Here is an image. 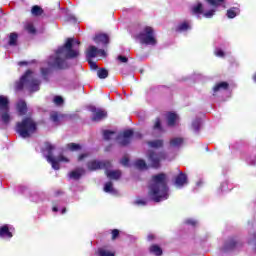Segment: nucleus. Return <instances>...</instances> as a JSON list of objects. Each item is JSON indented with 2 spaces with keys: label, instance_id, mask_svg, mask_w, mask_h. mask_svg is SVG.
<instances>
[{
  "label": "nucleus",
  "instance_id": "1",
  "mask_svg": "<svg viewBox=\"0 0 256 256\" xmlns=\"http://www.w3.org/2000/svg\"><path fill=\"white\" fill-rule=\"evenodd\" d=\"M81 42L75 38H68L64 46L57 49L56 53L48 59V65L51 69H67V59L79 57V47Z\"/></svg>",
  "mask_w": 256,
  "mask_h": 256
},
{
  "label": "nucleus",
  "instance_id": "2",
  "mask_svg": "<svg viewBox=\"0 0 256 256\" xmlns=\"http://www.w3.org/2000/svg\"><path fill=\"white\" fill-rule=\"evenodd\" d=\"M148 195L155 203L169 199V187H167V176L165 174L152 177Z\"/></svg>",
  "mask_w": 256,
  "mask_h": 256
},
{
  "label": "nucleus",
  "instance_id": "3",
  "mask_svg": "<svg viewBox=\"0 0 256 256\" xmlns=\"http://www.w3.org/2000/svg\"><path fill=\"white\" fill-rule=\"evenodd\" d=\"M39 85L41 82L35 77V73L32 71H27L24 76L21 77L19 82H16V90L21 91V89H27L31 93L39 91Z\"/></svg>",
  "mask_w": 256,
  "mask_h": 256
},
{
  "label": "nucleus",
  "instance_id": "4",
  "mask_svg": "<svg viewBox=\"0 0 256 256\" xmlns=\"http://www.w3.org/2000/svg\"><path fill=\"white\" fill-rule=\"evenodd\" d=\"M37 131V123L33 121L30 117L24 118L21 122L16 124V132L23 137V139H27L31 137Z\"/></svg>",
  "mask_w": 256,
  "mask_h": 256
},
{
  "label": "nucleus",
  "instance_id": "5",
  "mask_svg": "<svg viewBox=\"0 0 256 256\" xmlns=\"http://www.w3.org/2000/svg\"><path fill=\"white\" fill-rule=\"evenodd\" d=\"M55 150V146L51 143H46L44 148V155L48 161V163H51L52 169H55V171H59V163H69V158L60 155L57 158L53 157V151Z\"/></svg>",
  "mask_w": 256,
  "mask_h": 256
},
{
  "label": "nucleus",
  "instance_id": "6",
  "mask_svg": "<svg viewBox=\"0 0 256 256\" xmlns=\"http://www.w3.org/2000/svg\"><path fill=\"white\" fill-rule=\"evenodd\" d=\"M131 137H133V130H125L122 134L117 136L116 132L106 130L104 131V139L111 141V139H118L120 145H129L131 143Z\"/></svg>",
  "mask_w": 256,
  "mask_h": 256
},
{
  "label": "nucleus",
  "instance_id": "7",
  "mask_svg": "<svg viewBox=\"0 0 256 256\" xmlns=\"http://www.w3.org/2000/svg\"><path fill=\"white\" fill-rule=\"evenodd\" d=\"M136 39H138L142 45H157L155 31H153V28L149 26L144 27L136 36Z\"/></svg>",
  "mask_w": 256,
  "mask_h": 256
},
{
  "label": "nucleus",
  "instance_id": "8",
  "mask_svg": "<svg viewBox=\"0 0 256 256\" xmlns=\"http://www.w3.org/2000/svg\"><path fill=\"white\" fill-rule=\"evenodd\" d=\"M0 118L4 125H9L13 121V117L9 111V98L5 96H0Z\"/></svg>",
  "mask_w": 256,
  "mask_h": 256
},
{
  "label": "nucleus",
  "instance_id": "9",
  "mask_svg": "<svg viewBox=\"0 0 256 256\" xmlns=\"http://www.w3.org/2000/svg\"><path fill=\"white\" fill-rule=\"evenodd\" d=\"M164 159H167V156L163 152H148V161H150L151 167H159V163H161V161H163Z\"/></svg>",
  "mask_w": 256,
  "mask_h": 256
},
{
  "label": "nucleus",
  "instance_id": "10",
  "mask_svg": "<svg viewBox=\"0 0 256 256\" xmlns=\"http://www.w3.org/2000/svg\"><path fill=\"white\" fill-rule=\"evenodd\" d=\"M215 9H211L209 11L203 12V4L197 3L192 7V12L195 15H203L206 19H211L213 15H215Z\"/></svg>",
  "mask_w": 256,
  "mask_h": 256
},
{
  "label": "nucleus",
  "instance_id": "11",
  "mask_svg": "<svg viewBox=\"0 0 256 256\" xmlns=\"http://www.w3.org/2000/svg\"><path fill=\"white\" fill-rule=\"evenodd\" d=\"M87 59H95V57H107V52L103 49H98L95 46H89L86 51Z\"/></svg>",
  "mask_w": 256,
  "mask_h": 256
},
{
  "label": "nucleus",
  "instance_id": "12",
  "mask_svg": "<svg viewBox=\"0 0 256 256\" xmlns=\"http://www.w3.org/2000/svg\"><path fill=\"white\" fill-rule=\"evenodd\" d=\"M111 167L110 162H103L99 160H92L88 162L87 168L89 171H97L98 169H109Z\"/></svg>",
  "mask_w": 256,
  "mask_h": 256
},
{
  "label": "nucleus",
  "instance_id": "13",
  "mask_svg": "<svg viewBox=\"0 0 256 256\" xmlns=\"http://www.w3.org/2000/svg\"><path fill=\"white\" fill-rule=\"evenodd\" d=\"M90 111L92 113V121L99 123V121H103L107 117V112L103 109H99L96 107H91Z\"/></svg>",
  "mask_w": 256,
  "mask_h": 256
},
{
  "label": "nucleus",
  "instance_id": "14",
  "mask_svg": "<svg viewBox=\"0 0 256 256\" xmlns=\"http://www.w3.org/2000/svg\"><path fill=\"white\" fill-rule=\"evenodd\" d=\"M185 185H187V175L180 172V174L175 178V186L178 189H181V187H185Z\"/></svg>",
  "mask_w": 256,
  "mask_h": 256
},
{
  "label": "nucleus",
  "instance_id": "15",
  "mask_svg": "<svg viewBox=\"0 0 256 256\" xmlns=\"http://www.w3.org/2000/svg\"><path fill=\"white\" fill-rule=\"evenodd\" d=\"M166 117L169 127H175V125H177V121H179V116L177 114L170 112Z\"/></svg>",
  "mask_w": 256,
  "mask_h": 256
},
{
  "label": "nucleus",
  "instance_id": "16",
  "mask_svg": "<svg viewBox=\"0 0 256 256\" xmlns=\"http://www.w3.org/2000/svg\"><path fill=\"white\" fill-rule=\"evenodd\" d=\"M97 44L102 43V45L109 44V36L107 34H97L94 39Z\"/></svg>",
  "mask_w": 256,
  "mask_h": 256
},
{
  "label": "nucleus",
  "instance_id": "17",
  "mask_svg": "<svg viewBox=\"0 0 256 256\" xmlns=\"http://www.w3.org/2000/svg\"><path fill=\"white\" fill-rule=\"evenodd\" d=\"M0 237H2V239H11V237H13V233L9 230V226L4 225L0 228Z\"/></svg>",
  "mask_w": 256,
  "mask_h": 256
},
{
  "label": "nucleus",
  "instance_id": "18",
  "mask_svg": "<svg viewBox=\"0 0 256 256\" xmlns=\"http://www.w3.org/2000/svg\"><path fill=\"white\" fill-rule=\"evenodd\" d=\"M85 174V169L83 168H77L76 170L69 173L70 179H81V176Z\"/></svg>",
  "mask_w": 256,
  "mask_h": 256
},
{
  "label": "nucleus",
  "instance_id": "19",
  "mask_svg": "<svg viewBox=\"0 0 256 256\" xmlns=\"http://www.w3.org/2000/svg\"><path fill=\"white\" fill-rule=\"evenodd\" d=\"M16 107L19 115H25L27 113V103H25V101H18Z\"/></svg>",
  "mask_w": 256,
  "mask_h": 256
},
{
  "label": "nucleus",
  "instance_id": "20",
  "mask_svg": "<svg viewBox=\"0 0 256 256\" xmlns=\"http://www.w3.org/2000/svg\"><path fill=\"white\" fill-rule=\"evenodd\" d=\"M106 176L108 179H114L117 180L119 177H121V171L119 170H106Z\"/></svg>",
  "mask_w": 256,
  "mask_h": 256
},
{
  "label": "nucleus",
  "instance_id": "21",
  "mask_svg": "<svg viewBox=\"0 0 256 256\" xmlns=\"http://www.w3.org/2000/svg\"><path fill=\"white\" fill-rule=\"evenodd\" d=\"M183 145V138L175 137L170 140V147L177 149Z\"/></svg>",
  "mask_w": 256,
  "mask_h": 256
},
{
  "label": "nucleus",
  "instance_id": "22",
  "mask_svg": "<svg viewBox=\"0 0 256 256\" xmlns=\"http://www.w3.org/2000/svg\"><path fill=\"white\" fill-rule=\"evenodd\" d=\"M228 87H229V84L227 82H220L214 86L213 92L218 93V91H226Z\"/></svg>",
  "mask_w": 256,
  "mask_h": 256
},
{
  "label": "nucleus",
  "instance_id": "23",
  "mask_svg": "<svg viewBox=\"0 0 256 256\" xmlns=\"http://www.w3.org/2000/svg\"><path fill=\"white\" fill-rule=\"evenodd\" d=\"M241 11L237 7H232L227 10V17L228 19H235L236 15H239Z\"/></svg>",
  "mask_w": 256,
  "mask_h": 256
},
{
  "label": "nucleus",
  "instance_id": "24",
  "mask_svg": "<svg viewBox=\"0 0 256 256\" xmlns=\"http://www.w3.org/2000/svg\"><path fill=\"white\" fill-rule=\"evenodd\" d=\"M148 146L151 149H161L163 147V140L148 141Z\"/></svg>",
  "mask_w": 256,
  "mask_h": 256
},
{
  "label": "nucleus",
  "instance_id": "25",
  "mask_svg": "<svg viewBox=\"0 0 256 256\" xmlns=\"http://www.w3.org/2000/svg\"><path fill=\"white\" fill-rule=\"evenodd\" d=\"M105 193H111V195H117V191L113 188V182H107L104 185Z\"/></svg>",
  "mask_w": 256,
  "mask_h": 256
},
{
  "label": "nucleus",
  "instance_id": "26",
  "mask_svg": "<svg viewBox=\"0 0 256 256\" xmlns=\"http://www.w3.org/2000/svg\"><path fill=\"white\" fill-rule=\"evenodd\" d=\"M149 251H150V253H152V255H156V256L163 255V250L158 245H152L149 248Z\"/></svg>",
  "mask_w": 256,
  "mask_h": 256
},
{
  "label": "nucleus",
  "instance_id": "27",
  "mask_svg": "<svg viewBox=\"0 0 256 256\" xmlns=\"http://www.w3.org/2000/svg\"><path fill=\"white\" fill-rule=\"evenodd\" d=\"M31 13L32 15H34V17H39L40 15H43V8L40 6H33L31 9Z\"/></svg>",
  "mask_w": 256,
  "mask_h": 256
},
{
  "label": "nucleus",
  "instance_id": "28",
  "mask_svg": "<svg viewBox=\"0 0 256 256\" xmlns=\"http://www.w3.org/2000/svg\"><path fill=\"white\" fill-rule=\"evenodd\" d=\"M97 76L99 79H107V77H109V71H107V69L100 68L97 70Z\"/></svg>",
  "mask_w": 256,
  "mask_h": 256
},
{
  "label": "nucleus",
  "instance_id": "29",
  "mask_svg": "<svg viewBox=\"0 0 256 256\" xmlns=\"http://www.w3.org/2000/svg\"><path fill=\"white\" fill-rule=\"evenodd\" d=\"M135 167H136V169L145 171V169H147V163L145 162V160L140 159L135 162Z\"/></svg>",
  "mask_w": 256,
  "mask_h": 256
},
{
  "label": "nucleus",
  "instance_id": "30",
  "mask_svg": "<svg viewBox=\"0 0 256 256\" xmlns=\"http://www.w3.org/2000/svg\"><path fill=\"white\" fill-rule=\"evenodd\" d=\"M188 29H191L189 22H182L176 27V31H188Z\"/></svg>",
  "mask_w": 256,
  "mask_h": 256
},
{
  "label": "nucleus",
  "instance_id": "31",
  "mask_svg": "<svg viewBox=\"0 0 256 256\" xmlns=\"http://www.w3.org/2000/svg\"><path fill=\"white\" fill-rule=\"evenodd\" d=\"M18 35H17V33H15V32H13V33H11L10 35H9V41H8V44L10 45V46H15V45H17V39H18Z\"/></svg>",
  "mask_w": 256,
  "mask_h": 256
},
{
  "label": "nucleus",
  "instance_id": "32",
  "mask_svg": "<svg viewBox=\"0 0 256 256\" xmlns=\"http://www.w3.org/2000/svg\"><path fill=\"white\" fill-rule=\"evenodd\" d=\"M235 245H237V241L235 240H230L226 242V244L224 245V251H231V249H233Z\"/></svg>",
  "mask_w": 256,
  "mask_h": 256
},
{
  "label": "nucleus",
  "instance_id": "33",
  "mask_svg": "<svg viewBox=\"0 0 256 256\" xmlns=\"http://www.w3.org/2000/svg\"><path fill=\"white\" fill-rule=\"evenodd\" d=\"M50 117L54 121V123H59V121H61V119H63L64 116L57 112H52Z\"/></svg>",
  "mask_w": 256,
  "mask_h": 256
},
{
  "label": "nucleus",
  "instance_id": "34",
  "mask_svg": "<svg viewBox=\"0 0 256 256\" xmlns=\"http://www.w3.org/2000/svg\"><path fill=\"white\" fill-rule=\"evenodd\" d=\"M201 128V119L196 118L192 121V129L193 131L197 132Z\"/></svg>",
  "mask_w": 256,
  "mask_h": 256
},
{
  "label": "nucleus",
  "instance_id": "35",
  "mask_svg": "<svg viewBox=\"0 0 256 256\" xmlns=\"http://www.w3.org/2000/svg\"><path fill=\"white\" fill-rule=\"evenodd\" d=\"M99 256H115L113 252H110L109 250H105L103 248L98 250Z\"/></svg>",
  "mask_w": 256,
  "mask_h": 256
},
{
  "label": "nucleus",
  "instance_id": "36",
  "mask_svg": "<svg viewBox=\"0 0 256 256\" xmlns=\"http://www.w3.org/2000/svg\"><path fill=\"white\" fill-rule=\"evenodd\" d=\"M207 2L213 7H219V5L225 3V0H207Z\"/></svg>",
  "mask_w": 256,
  "mask_h": 256
},
{
  "label": "nucleus",
  "instance_id": "37",
  "mask_svg": "<svg viewBox=\"0 0 256 256\" xmlns=\"http://www.w3.org/2000/svg\"><path fill=\"white\" fill-rule=\"evenodd\" d=\"M67 148L70 151H79V149H81V145L75 144V143H70V144L67 145Z\"/></svg>",
  "mask_w": 256,
  "mask_h": 256
},
{
  "label": "nucleus",
  "instance_id": "38",
  "mask_svg": "<svg viewBox=\"0 0 256 256\" xmlns=\"http://www.w3.org/2000/svg\"><path fill=\"white\" fill-rule=\"evenodd\" d=\"M25 29L28 31V33H35V26H33V23L31 22L26 24Z\"/></svg>",
  "mask_w": 256,
  "mask_h": 256
},
{
  "label": "nucleus",
  "instance_id": "39",
  "mask_svg": "<svg viewBox=\"0 0 256 256\" xmlns=\"http://www.w3.org/2000/svg\"><path fill=\"white\" fill-rule=\"evenodd\" d=\"M154 129L156 131H163V128L161 127V120L159 118L155 120Z\"/></svg>",
  "mask_w": 256,
  "mask_h": 256
},
{
  "label": "nucleus",
  "instance_id": "40",
  "mask_svg": "<svg viewBox=\"0 0 256 256\" xmlns=\"http://www.w3.org/2000/svg\"><path fill=\"white\" fill-rule=\"evenodd\" d=\"M55 105H63V98L61 96H56L53 99Z\"/></svg>",
  "mask_w": 256,
  "mask_h": 256
},
{
  "label": "nucleus",
  "instance_id": "41",
  "mask_svg": "<svg viewBox=\"0 0 256 256\" xmlns=\"http://www.w3.org/2000/svg\"><path fill=\"white\" fill-rule=\"evenodd\" d=\"M216 57H225V52H223V50L217 48L215 51H214Z\"/></svg>",
  "mask_w": 256,
  "mask_h": 256
},
{
  "label": "nucleus",
  "instance_id": "42",
  "mask_svg": "<svg viewBox=\"0 0 256 256\" xmlns=\"http://www.w3.org/2000/svg\"><path fill=\"white\" fill-rule=\"evenodd\" d=\"M118 61H120V63H127V61H129V59L125 56H118Z\"/></svg>",
  "mask_w": 256,
  "mask_h": 256
},
{
  "label": "nucleus",
  "instance_id": "43",
  "mask_svg": "<svg viewBox=\"0 0 256 256\" xmlns=\"http://www.w3.org/2000/svg\"><path fill=\"white\" fill-rule=\"evenodd\" d=\"M117 237H119V230L114 229L112 231V239L115 240V239H117Z\"/></svg>",
  "mask_w": 256,
  "mask_h": 256
},
{
  "label": "nucleus",
  "instance_id": "44",
  "mask_svg": "<svg viewBox=\"0 0 256 256\" xmlns=\"http://www.w3.org/2000/svg\"><path fill=\"white\" fill-rule=\"evenodd\" d=\"M66 21H70L72 23H75V21H77V19L73 16V15H68L66 18Z\"/></svg>",
  "mask_w": 256,
  "mask_h": 256
},
{
  "label": "nucleus",
  "instance_id": "45",
  "mask_svg": "<svg viewBox=\"0 0 256 256\" xmlns=\"http://www.w3.org/2000/svg\"><path fill=\"white\" fill-rule=\"evenodd\" d=\"M121 164L124 165V167H127V165H129V158L124 157V158L121 160Z\"/></svg>",
  "mask_w": 256,
  "mask_h": 256
},
{
  "label": "nucleus",
  "instance_id": "46",
  "mask_svg": "<svg viewBox=\"0 0 256 256\" xmlns=\"http://www.w3.org/2000/svg\"><path fill=\"white\" fill-rule=\"evenodd\" d=\"M136 205H147V201L143 199L136 200Z\"/></svg>",
  "mask_w": 256,
  "mask_h": 256
},
{
  "label": "nucleus",
  "instance_id": "47",
  "mask_svg": "<svg viewBox=\"0 0 256 256\" xmlns=\"http://www.w3.org/2000/svg\"><path fill=\"white\" fill-rule=\"evenodd\" d=\"M187 225H197V221L193 220V219H188L186 220Z\"/></svg>",
  "mask_w": 256,
  "mask_h": 256
},
{
  "label": "nucleus",
  "instance_id": "48",
  "mask_svg": "<svg viewBox=\"0 0 256 256\" xmlns=\"http://www.w3.org/2000/svg\"><path fill=\"white\" fill-rule=\"evenodd\" d=\"M86 157H89V154L85 153L79 156L78 160L83 161V159H86Z\"/></svg>",
  "mask_w": 256,
  "mask_h": 256
},
{
  "label": "nucleus",
  "instance_id": "49",
  "mask_svg": "<svg viewBox=\"0 0 256 256\" xmlns=\"http://www.w3.org/2000/svg\"><path fill=\"white\" fill-rule=\"evenodd\" d=\"M42 75L45 77V75H47L49 73V68H42Z\"/></svg>",
  "mask_w": 256,
  "mask_h": 256
},
{
  "label": "nucleus",
  "instance_id": "50",
  "mask_svg": "<svg viewBox=\"0 0 256 256\" xmlns=\"http://www.w3.org/2000/svg\"><path fill=\"white\" fill-rule=\"evenodd\" d=\"M18 65H27V62H19Z\"/></svg>",
  "mask_w": 256,
  "mask_h": 256
},
{
  "label": "nucleus",
  "instance_id": "51",
  "mask_svg": "<svg viewBox=\"0 0 256 256\" xmlns=\"http://www.w3.org/2000/svg\"><path fill=\"white\" fill-rule=\"evenodd\" d=\"M135 137L141 138V134L140 133H136Z\"/></svg>",
  "mask_w": 256,
  "mask_h": 256
},
{
  "label": "nucleus",
  "instance_id": "52",
  "mask_svg": "<svg viewBox=\"0 0 256 256\" xmlns=\"http://www.w3.org/2000/svg\"><path fill=\"white\" fill-rule=\"evenodd\" d=\"M66 211H67V209H66V208H64V209L62 210V215H63V214H65V213H66Z\"/></svg>",
  "mask_w": 256,
  "mask_h": 256
},
{
  "label": "nucleus",
  "instance_id": "53",
  "mask_svg": "<svg viewBox=\"0 0 256 256\" xmlns=\"http://www.w3.org/2000/svg\"><path fill=\"white\" fill-rule=\"evenodd\" d=\"M52 210H53L54 212H57V211H58L57 207H53Z\"/></svg>",
  "mask_w": 256,
  "mask_h": 256
},
{
  "label": "nucleus",
  "instance_id": "54",
  "mask_svg": "<svg viewBox=\"0 0 256 256\" xmlns=\"http://www.w3.org/2000/svg\"><path fill=\"white\" fill-rule=\"evenodd\" d=\"M253 79H254V81L256 83V73L254 74Z\"/></svg>",
  "mask_w": 256,
  "mask_h": 256
},
{
  "label": "nucleus",
  "instance_id": "55",
  "mask_svg": "<svg viewBox=\"0 0 256 256\" xmlns=\"http://www.w3.org/2000/svg\"><path fill=\"white\" fill-rule=\"evenodd\" d=\"M148 239H153V235H149V236H148Z\"/></svg>",
  "mask_w": 256,
  "mask_h": 256
}]
</instances>
